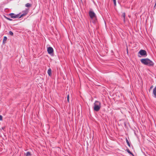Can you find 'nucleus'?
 I'll list each match as a JSON object with an SVG mask.
<instances>
[{"instance_id": "2eb2a0df", "label": "nucleus", "mask_w": 156, "mask_h": 156, "mask_svg": "<svg viewBox=\"0 0 156 156\" xmlns=\"http://www.w3.org/2000/svg\"><path fill=\"white\" fill-rule=\"evenodd\" d=\"M126 143H127V144H128V146L129 147H130V144H129V142L128 140H127V139H126Z\"/></svg>"}, {"instance_id": "7ed1b4c3", "label": "nucleus", "mask_w": 156, "mask_h": 156, "mask_svg": "<svg viewBox=\"0 0 156 156\" xmlns=\"http://www.w3.org/2000/svg\"><path fill=\"white\" fill-rule=\"evenodd\" d=\"M89 14L90 18L91 19H94L96 20V15L94 12L90 11H89Z\"/></svg>"}, {"instance_id": "9d476101", "label": "nucleus", "mask_w": 156, "mask_h": 156, "mask_svg": "<svg viewBox=\"0 0 156 156\" xmlns=\"http://www.w3.org/2000/svg\"><path fill=\"white\" fill-rule=\"evenodd\" d=\"M7 39V38L6 37H5V36L4 37V39L3 40V43L4 44L5 43V42L6 41Z\"/></svg>"}, {"instance_id": "dca6fc26", "label": "nucleus", "mask_w": 156, "mask_h": 156, "mask_svg": "<svg viewBox=\"0 0 156 156\" xmlns=\"http://www.w3.org/2000/svg\"><path fill=\"white\" fill-rule=\"evenodd\" d=\"M9 35H10L11 36H13V33L11 31H10L9 32Z\"/></svg>"}, {"instance_id": "20e7f679", "label": "nucleus", "mask_w": 156, "mask_h": 156, "mask_svg": "<svg viewBox=\"0 0 156 156\" xmlns=\"http://www.w3.org/2000/svg\"><path fill=\"white\" fill-rule=\"evenodd\" d=\"M138 54L144 57H146L147 55V52L144 50H140L138 52Z\"/></svg>"}, {"instance_id": "4be33fe9", "label": "nucleus", "mask_w": 156, "mask_h": 156, "mask_svg": "<svg viewBox=\"0 0 156 156\" xmlns=\"http://www.w3.org/2000/svg\"><path fill=\"white\" fill-rule=\"evenodd\" d=\"M153 87V86H151V87H150V88L151 89Z\"/></svg>"}, {"instance_id": "f03ea898", "label": "nucleus", "mask_w": 156, "mask_h": 156, "mask_svg": "<svg viewBox=\"0 0 156 156\" xmlns=\"http://www.w3.org/2000/svg\"><path fill=\"white\" fill-rule=\"evenodd\" d=\"M101 107V104L100 102L98 101H95L94 103V110L96 112L99 111Z\"/></svg>"}, {"instance_id": "b1692460", "label": "nucleus", "mask_w": 156, "mask_h": 156, "mask_svg": "<svg viewBox=\"0 0 156 156\" xmlns=\"http://www.w3.org/2000/svg\"><path fill=\"white\" fill-rule=\"evenodd\" d=\"M139 57H141V56H140L139 55H138Z\"/></svg>"}, {"instance_id": "1a4fd4ad", "label": "nucleus", "mask_w": 156, "mask_h": 156, "mask_svg": "<svg viewBox=\"0 0 156 156\" xmlns=\"http://www.w3.org/2000/svg\"><path fill=\"white\" fill-rule=\"evenodd\" d=\"M48 73L49 76H51V69L50 68L48 69Z\"/></svg>"}, {"instance_id": "6e6552de", "label": "nucleus", "mask_w": 156, "mask_h": 156, "mask_svg": "<svg viewBox=\"0 0 156 156\" xmlns=\"http://www.w3.org/2000/svg\"><path fill=\"white\" fill-rule=\"evenodd\" d=\"M153 94L154 95V97L156 98V86L153 89Z\"/></svg>"}, {"instance_id": "4468645a", "label": "nucleus", "mask_w": 156, "mask_h": 156, "mask_svg": "<svg viewBox=\"0 0 156 156\" xmlns=\"http://www.w3.org/2000/svg\"><path fill=\"white\" fill-rule=\"evenodd\" d=\"M122 16L124 18V21H125V16H126V14H125V12H123V13H122Z\"/></svg>"}, {"instance_id": "39448f33", "label": "nucleus", "mask_w": 156, "mask_h": 156, "mask_svg": "<svg viewBox=\"0 0 156 156\" xmlns=\"http://www.w3.org/2000/svg\"><path fill=\"white\" fill-rule=\"evenodd\" d=\"M11 18H20V15L19 14H15L13 13H11L9 14Z\"/></svg>"}, {"instance_id": "412c9836", "label": "nucleus", "mask_w": 156, "mask_h": 156, "mask_svg": "<svg viewBox=\"0 0 156 156\" xmlns=\"http://www.w3.org/2000/svg\"><path fill=\"white\" fill-rule=\"evenodd\" d=\"M4 16L5 18H6V19H7V18H8V17H6V16Z\"/></svg>"}, {"instance_id": "f257e3e1", "label": "nucleus", "mask_w": 156, "mask_h": 156, "mask_svg": "<svg viewBox=\"0 0 156 156\" xmlns=\"http://www.w3.org/2000/svg\"><path fill=\"white\" fill-rule=\"evenodd\" d=\"M141 62L145 65L149 66H153L154 63L153 62L148 58H143L140 59Z\"/></svg>"}, {"instance_id": "423d86ee", "label": "nucleus", "mask_w": 156, "mask_h": 156, "mask_svg": "<svg viewBox=\"0 0 156 156\" xmlns=\"http://www.w3.org/2000/svg\"><path fill=\"white\" fill-rule=\"evenodd\" d=\"M53 49L52 47H50L48 48L47 51L48 54H51L53 53Z\"/></svg>"}, {"instance_id": "ddd939ff", "label": "nucleus", "mask_w": 156, "mask_h": 156, "mask_svg": "<svg viewBox=\"0 0 156 156\" xmlns=\"http://www.w3.org/2000/svg\"><path fill=\"white\" fill-rule=\"evenodd\" d=\"M127 152L129 154L132 155L133 156H134L133 154L129 151V149H127L126 150Z\"/></svg>"}, {"instance_id": "a211bd4d", "label": "nucleus", "mask_w": 156, "mask_h": 156, "mask_svg": "<svg viewBox=\"0 0 156 156\" xmlns=\"http://www.w3.org/2000/svg\"><path fill=\"white\" fill-rule=\"evenodd\" d=\"M67 99L68 102H69V95H67Z\"/></svg>"}, {"instance_id": "f8f14e48", "label": "nucleus", "mask_w": 156, "mask_h": 156, "mask_svg": "<svg viewBox=\"0 0 156 156\" xmlns=\"http://www.w3.org/2000/svg\"><path fill=\"white\" fill-rule=\"evenodd\" d=\"M31 5L29 3H27L25 5V6L27 7H31Z\"/></svg>"}, {"instance_id": "5701e85b", "label": "nucleus", "mask_w": 156, "mask_h": 156, "mask_svg": "<svg viewBox=\"0 0 156 156\" xmlns=\"http://www.w3.org/2000/svg\"><path fill=\"white\" fill-rule=\"evenodd\" d=\"M93 23H95V21H94V22H93Z\"/></svg>"}, {"instance_id": "f3484780", "label": "nucleus", "mask_w": 156, "mask_h": 156, "mask_svg": "<svg viewBox=\"0 0 156 156\" xmlns=\"http://www.w3.org/2000/svg\"><path fill=\"white\" fill-rule=\"evenodd\" d=\"M113 2L114 5H116V0H113Z\"/></svg>"}, {"instance_id": "0eeeda50", "label": "nucleus", "mask_w": 156, "mask_h": 156, "mask_svg": "<svg viewBox=\"0 0 156 156\" xmlns=\"http://www.w3.org/2000/svg\"><path fill=\"white\" fill-rule=\"evenodd\" d=\"M28 12V9H26L25 10L23 11V13L21 14L20 16V17H23V16L26 15L27 14Z\"/></svg>"}, {"instance_id": "9b49d317", "label": "nucleus", "mask_w": 156, "mask_h": 156, "mask_svg": "<svg viewBox=\"0 0 156 156\" xmlns=\"http://www.w3.org/2000/svg\"><path fill=\"white\" fill-rule=\"evenodd\" d=\"M26 156H32V155L30 153V152H27L26 153Z\"/></svg>"}, {"instance_id": "6ab92c4d", "label": "nucleus", "mask_w": 156, "mask_h": 156, "mask_svg": "<svg viewBox=\"0 0 156 156\" xmlns=\"http://www.w3.org/2000/svg\"><path fill=\"white\" fill-rule=\"evenodd\" d=\"M7 19L9 20V21H12V19H11L10 18H7Z\"/></svg>"}, {"instance_id": "aec40b11", "label": "nucleus", "mask_w": 156, "mask_h": 156, "mask_svg": "<svg viewBox=\"0 0 156 156\" xmlns=\"http://www.w3.org/2000/svg\"><path fill=\"white\" fill-rule=\"evenodd\" d=\"M2 120V117L1 115H0V120Z\"/></svg>"}]
</instances>
